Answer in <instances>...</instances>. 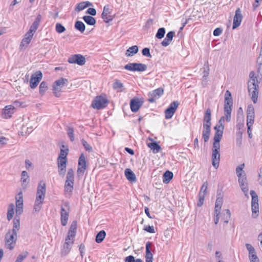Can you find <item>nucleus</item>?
<instances>
[{"mask_svg": "<svg viewBox=\"0 0 262 262\" xmlns=\"http://www.w3.org/2000/svg\"><path fill=\"white\" fill-rule=\"evenodd\" d=\"M222 204H223L222 198H217L216 200V202H215V208H214V213H220Z\"/></svg>", "mask_w": 262, "mask_h": 262, "instance_id": "obj_35", "label": "nucleus"}, {"mask_svg": "<svg viewBox=\"0 0 262 262\" xmlns=\"http://www.w3.org/2000/svg\"><path fill=\"white\" fill-rule=\"evenodd\" d=\"M220 147H212V166L217 169L219 166L220 161Z\"/></svg>", "mask_w": 262, "mask_h": 262, "instance_id": "obj_12", "label": "nucleus"}, {"mask_svg": "<svg viewBox=\"0 0 262 262\" xmlns=\"http://www.w3.org/2000/svg\"><path fill=\"white\" fill-rule=\"evenodd\" d=\"M138 52L137 46H133L129 47L126 51L125 55L126 56H132Z\"/></svg>", "mask_w": 262, "mask_h": 262, "instance_id": "obj_31", "label": "nucleus"}, {"mask_svg": "<svg viewBox=\"0 0 262 262\" xmlns=\"http://www.w3.org/2000/svg\"><path fill=\"white\" fill-rule=\"evenodd\" d=\"M125 262H143V260L140 258L135 259L133 255H129L125 257Z\"/></svg>", "mask_w": 262, "mask_h": 262, "instance_id": "obj_47", "label": "nucleus"}, {"mask_svg": "<svg viewBox=\"0 0 262 262\" xmlns=\"http://www.w3.org/2000/svg\"><path fill=\"white\" fill-rule=\"evenodd\" d=\"M144 229L149 232V233H154L155 232V230H154V226H146L144 227Z\"/></svg>", "mask_w": 262, "mask_h": 262, "instance_id": "obj_63", "label": "nucleus"}, {"mask_svg": "<svg viewBox=\"0 0 262 262\" xmlns=\"http://www.w3.org/2000/svg\"><path fill=\"white\" fill-rule=\"evenodd\" d=\"M226 212V217L225 218L224 223L227 224L229 222V220L231 216V213L229 209L225 210Z\"/></svg>", "mask_w": 262, "mask_h": 262, "instance_id": "obj_61", "label": "nucleus"}, {"mask_svg": "<svg viewBox=\"0 0 262 262\" xmlns=\"http://www.w3.org/2000/svg\"><path fill=\"white\" fill-rule=\"evenodd\" d=\"M250 193L252 197V216L253 218L256 219L258 216L259 213L258 198L256 193L254 190H251Z\"/></svg>", "mask_w": 262, "mask_h": 262, "instance_id": "obj_6", "label": "nucleus"}, {"mask_svg": "<svg viewBox=\"0 0 262 262\" xmlns=\"http://www.w3.org/2000/svg\"><path fill=\"white\" fill-rule=\"evenodd\" d=\"M211 111L210 108H207L204 114L203 118V125H207L211 126Z\"/></svg>", "mask_w": 262, "mask_h": 262, "instance_id": "obj_26", "label": "nucleus"}, {"mask_svg": "<svg viewBox=\"0 0 262 262\" xmlns=\"http://www.w3.org/2000/svg\"><path fill=\"white\" fill-rule=\"evenodd\" d=\"M70 212V204L65 202L63 205L61 206L60 219L61 225L65 226L68 223Z\"/></svg>", "mask_w": 262, "mask_h": 262, "instance_id": "obj_8", "label": "nucleus"}, {"mask_svg": "<svg viewBox=\"0 0 262 262\" xmlns=\"http://www.w3.org/2000/svg\"><path fill=\"white\" fill-rule=\"evenodd\" d=\"M75 241V238L67 236L65 239V242L63 244V249L61 251V255L66 256L69 253L72 248V245Z\"/></svg>", "mask_w": 262, "mask_h": 262, "instance_id": "obj_11", "label": "nucleus"}, {"mask_svg": "<svg viewBox=\"0 0 262 262\" xmlns=\"http://www.w3.org/2000/svg\"><path fill=\"white\" fill-rule=\"evenodd\" d=\"M116 90L117 92H123L125 91V88L123 83L118 80L116 79Z\"/></svg>", "mask_w": 262, "mask_h": 262, "instance_id": "obj_40", "label": "nucleus"}, {"mask_svg": "<svg viewBox=\"0 0 262 262\" xmlns=\"http://www.w3.org/2000/svg\"><path fill=\"white\" fill-rule=\"evenodd\" d=\"M164 90L162 88H158L152 91L149 94L151 96L159 97L163 94Z\"/></svg>", "mask_w": 262, "mask_h": 262, "instance_id": "obj_41", "label": "nucleus"}, {"mask_svg": "<svg viewBox=\"0 0 262 262\" xmlns=\"http://www.w3.org/2000/svg\"><path fill=\"white\" fill-rule=\"evenodd\" d=\"M254 117L247 116V125L252 126L254 123Z\"/></svg>", "mask_w": 262, "mask_h": 262, "instance_id": "obj_60", "label": "nucleus"}, {"mask_svg": "<svg viewBox=\"0 0 262 262\" xmlns=\"http://www.w3.org/2000/svg\"><path fill=\"white\" fill-rule=\"evenodd\" d=\"M21 186L25 189L29 183L30 179L28 172L26 171H23L21 174Z\"/></svg>", "mask_w": 262, "mask_h": 262, "instance_id": "obj_23", "label": "nucleus"}, {"mask_svg": "<svg viewBox=\"0 0 262 262\" xmlns=\"http://www.w3.org/2000/svg\"><path fill=\"white\" fill-rule=\"evenodd\" d=\"M245 246H246V247L247 249L249 251V254H252L253 253H255V249L254 248V247L251 244H246Z\"/></svg>", "mask_w": 262, "mask_h": 262, "instance_id": "obj_59", "label": "nucleus"}, {"mask_svg": "<svg viewBox=\"0 0 262 262\" xmlns=\"http://www.w3.org/2000/svg\"><path fill=\"white\" fill-rule=\"evenodd\" d=\"M250 262H259V259L256 255V252L249 254Z\"/></svg>", "mask_w": 262, "mask_h": 262, "instance_id": "obj_51", "label": "nucleus"}, {"mask_svg": "<svg viewBox=\"0 0 262 262\" xmlns=\"http://www.w3.org/2000/svg\"><path fill=\"white\" fill-rule=\"evenodd\" d=\"M233 104V100L231 96V94L230 92L227 90L226 91L225 94V104L224 107L226 108L227 107L228 108L230 107L232 108Z\"/></svg>", "mask_w": 262, "mask_h": 262, "instance_id": "obj_24", "label": "nucleus"}, {"mask_svg": "<svg viewBox=\"0 0 262 262\" xmlns=\"http://www.w3.org/2000/svg\"><path fill=\"white\" fill-rule=\"evenodd\" d=\"M151 245L152 243L150 242H147L146 244V262H152L153 255L150 251Z\"/></svg>", "mask_w": 262, "mask_h": 262, "instance_id": "obj_22", "label": "nucleus"}, {"mask_svg": "<svg viewBox=\"0 0 262 262\" xmlns=\"http://www.w3.org/2000/svg\"><path fill=\"white\" fill-rule=\"evenodd\" d=\"M125 175L126 179L131 182H135L137 181L135 174L129 168L125 169Z\"/></svg>", "mask_w": 262, "mask_h": 262, "instance_id": "obj_29", "label": "nucleus"}, {"mask_svg": "<svg viewBox=\"0 0 262 262\" xmlns=\"http://www.w3.org/2000/svg\"><path fill=\"white\" fill-rule=\"evenodd\" d=\"M211 132V126L207 125H203V129L202 132V137L205 142H207L209 140Z\"/></svg>", "mask_w": 262, "mask_h": 262, "instance_id": "obj_27", "label": "nucleus"}, {"mask_svg": "<svg viewBox=\"0 0 262 262\" xmlns=\"http://www.w3.org/2000/svg\"><path fill=\"white\" fill-rule=\"evenodd\" d=\"M23 211V206H16V216L15 217H17V219L19 217L18 215H20Z\"/></svg>", "mask_w": 262, "mask_h": 262, "instance_id": "obj_56", "label": "nucleus"}, {"mask_svg": "<svg viewBox=\"0 0 262 262\" xmlns=\"http://www.w3.org/2000/svg\"><path fill=\"white\" fill-rule=\"evenodd\" d=\"M68 150L69 149L68 147H66L64 145H62L58 159L67 160V156L68 154Z\"/></svg>", "mask_w": 262, "mask_h": 262, "instance_id": "obj_30", "label": "nucleus"}, {"mask_svg": "<svg viewBox=\"0 0 262 262\" xmlns=\"http://www.w3.org/2000/svg\"><path fill=\"white\" fill-rule=\"evenodd\" d=\"M179 102L178 101H174L170 103L169 106L165 111V117L168 119L172 118L176 112L179 105Z\"/></svg>", "mask_w": 262, "mask_h": 262, "instance_id": "obj_14", "label": "nucleus"}, {"mask_svg": "<svg viewBox=\"0 0 262 262\" xmlns=\"http://www.w3.org/2000/svg\"><path fill=\"white\" fill-rule=\"evenodd\" d=\"M254 75L253 72L250 73V77L251 79L248 82V91L249 94L251 95V99L254 103H256L257 101V97L258 94V85L255 82V78H253Z\"/></svg>", "mask_w": 262, "mask_h": 262, "instance_id": "obj_4", "label": "nucleus"}, {"mask_svg": "<svg viewBox=\"0 0 262 262\" xmlns=\"http://www.w3.org/2000/svg\"><path fill=\"white\" fill-rule=\"evenodd\" d=\"M243 19L242 11L239 8L235 11V14L233 18V23L232 29H234L239 27L241 24Z\"/></svg>", "mask_w": 262, "mask_h": 262, "instance_id": "obj_19", "label": "nucleus"}, {"mask_svg": "<svg viewBox=\"0 0 262 262\" xmlns=\"http://www.w3.org/2000/svg\"><path fill=\"white\" fill-rule=\"evenodd\" d=\"M16 206H23V192H19L16 196Z\"/></svg>", "mask_w": 262, "mask_h": 262, "instance_id": "obj_42", "label": "nucleus"}, {"mask_svg": "<svg viewBox=\"0 0 262 262\" xmlns=\"http://www.w3.org/2000/svg\"><path fill=\"white\" fill-rule=\"evenodd\" d=\"M238 183L240 186H245L247 184V179L245 172H243V176L242 178L238 179Z\"/></svg>", "mask_w": 262, "mask_h": 262, "instance_id": "obj_53", "label": "nucleus"}, {"mask_svg": "<svg viewBox=\"0 0 262 262\" xmlns=\"http://www.w3.org/2000/svg\"><path fill=\"white\" fill-rule=\"evenodd\" d=\"M70 63H77L79 66H83L86 61L85 57L81 54H75L70 56L68 60Z\"/></svg>", "mask_w": 262, "mask_h": 262, "instance_id": "obj_15", "label": "nucleus"}, {"mask_svg": "<svg viewBox=\"0 0 262 262\" xmlns=\"http://www.w3.org/2000/svg\"><path fill=\"white\" fill-rule=\"evenodd\" d=\"M224 114L226 118V120L227 122H230L231 120V114L232 111V108L229 107L228 108L226 107V108H224Z\"/></svg>", "mask_w": 262, "mask_h": 262, "instance_id": "obj_44", "label": "nucleus"}, {"mask_svg": "<svg viewBox=\"0 0 262 262\" xmlns=\"http://www.w3.org/2000/svg\"><path fill=\"white\" fill-rule=\"evenodd\" d=\"M28 255V252L27 251H25L24 252L18 255L15 262H22L24 259L27 257Z\"/></svg>", "mask_w": 262, "mask_h": 262, "instance_id": "obj_46", "label": "nucleus"}, {"mask_svg": "<svg viewBox=\"0 0 262 262\" xmlns=\"http://www.w3.org/2000/svg\"><path fill=\"white\" fill-rule=\"evenodd\" d=\"M41 19L40 14L37 15L35 20L32 23L29 31L26 33L24 38L21 42V46H27L31 41L34 33L38 28Z\"/></svg>", "mask_w": 262, "mask_h": 262, "instance_id": "obj_3", "label": "nucleus"}, {"mask_svg": "<svg viewBox=\"0 0 262 262\" xmlns=\"http://www.w3.org/2000/svg\"><path fill=\"white\" fill-rule=\"evenodd\" d=\"M82 19L88 25L93 26L96 24L95 18L91 16H84Z\"/></svg>", "mask_w": 262, "mask_h": 262, "instance_id": "obj_36", "label": "nucleus"}, {"mask_svg": "<svg viewBox=\"0 0 262 262\" xmlns=\"http://www.w3.org/2000/svg\"><path fill=\"white\" fill-rule=\"evenodd\" d=\"M216 130L214 136V142L212 147H220V142L222 139L223 130L217 128V126L214 127Z\"/></svg>", "mask_w": 262, "mask_h": 262, "instance_id": "obj_17", "label": "nucleus"}, {"mask_svg": "<svg viewBox=\"0 0 262 262\" xmlns=\"http://www.w3.org/2000/svg\"><path fill=\"white\" fill-rule=\"evenodd\" d=\"M56 31L58 33H62L66 31L65 27L60 23H57L55 26Z\"/></svg>", "mask_w": 262, "mask_h": 262, "instance_id": "obj_48", "label": "nucleus"}, {"mask_svg": "<svg viewBox=\"0 0 262 262\" xmlns=\"http://www.w3.org/2000/svg\"><path fill=\"white\" fill-rule=\"evenodd\" d=\"M165 34V29L164 28H160L158 29L156 37L158 39L162 38Z\"/></svg>", "mask_w": 262, "mask_h": 262, "instance_id": "obj_45", "label": "nucleus"}, {"mask_svg": "<svg viewBox=\"0 0 262 262\" xmlns=\"http://www.w3.org/2000/svg\"><path fill=\"white\" fill-rule=\"evenodd\" d=\"M225 118L224 116H223L221 118V119H220V120L219 121V125H217V128H219V129L221 128L222 130L224 129V123L225 122Z\"/></svg>", "mask_w": 262, "mask_h": 262, "instance_id": "obj_58", "label": "nucleus"}, {"mask_svg": "<svg viewBox=\"0 0 262 262\" xmlns=\"http://www.w3.org/2000/svg\"><path fill=\"white\" fill-rule=\"evenodd\" d=\"M173 173L169 170H167L163 174V182L168 183L173 178Z\"/></svg>", "mask_w": 262, "mask_h": 262, "instance_id": "obj_34", "label": "nucleus"}, {"mask_svg": "<svg viewBox=\"0 0 262 262\" xmlns=\"http://www.w3.org/2000/svg\"><path fill=\"white\" fill-rule=\"evenodd\" d=\"M42 77V73L40 71H37L35 74H33L30 80V86L31 89H35L37 87L38 83Z\"/></svg>", "mask_w": 262, "mask_h": 262, "instance_id": "obj_16", "label": "nucleus"}, {"mask_svg": "<svg viewBox=\"0 0 262 262\" xmlns=\"http://www.w3.org/2000/svg\"><path fill=\"white\" fill-rule=\"evenodd\" d=\"M75 28L80 32L83 33L85 29V26L84 23L81 21L77 20L75 22Z\"/></svg>", "mask_w": 262, "mask_h": 262, "instance_id": "obj_37", "label": "nucleus"}, {"mask_svg": "<svg viewBox=\"0 0 262 262\" xmlns=\"http://www.w3.org/2000/svg\"><path fill=\"white\" fill-rule=\"evenodd\" d=\"M106 236V233L104 230H101L96 235L95 241L97 243H101Z\"/></svg>", "mask_w": 262, "mask_h": 262, "instance_id": "obj_32", "label": "nucleus"}, {"mask_svg": "<svg viewBox=\"0 0 262 262\" xmlns=\"http://www.w3.org/2000/svg\"><path fill=\"white\" fill-rule=\"evenodd\" d=\"M74 180V170L72 168H70L68 169L67 174L66 181L64 185V191L66 194H69V195H70L71 193L73 191Z\"/></svg>", "mask_w": 262, "mask_h": 262, "instance_id": "obj_5", "label": "nucleus"}, {"mask_svg": "<svg viewBox=\"0 0 262 262\" xmlns=\"http://www.w3.org/2000/svg\"><path fill=\"white\" fill-rule=\"evenodd\" d=\"M67 160L57 159V165L59 174L62 177L65 175L66 172Z\"/></svg>", "mask_w": 262, "mask_h": 262, "instance_id": "obj_20", "label": "nucleus"}, {"mask_svg": "<svg viewBox=\"0 0 262 262\" xmlns=\"http://www.w3.org/2000/svg\"><path fill=\"white\" fill-rule=\"evenodd\" d=\"M82 144L84 146L85 149L88 151H92V147L91 146L84 140H82Z\"/></svg>", "mask_w": 262, "mask_h": 262, "instance_id": "obj_54", "label": "nucleus"}, {"mask_svg": "<svg viewBox=\"0 0 262 262\" xmlns=\"http://www.w3.org/2000/svg\"><path fill=\"white\" fill-rule=\"evenodd\" d=\"M61 90V88L53 85V92L55 97H59L60 96Z\"/></svg>", "mask_w": 262, "mask_h": 262, "instance_id": "obj_50", "label": "nucleus"}, {"mask_svg": "<svg viewBox=\"0 0 262 262\" xmlns=\"http://www.w3.org/2000/svg\"><path fill=\"white\" fill-rule=\"evenodd\" d=\"M247 116L255 117L254 109L252 105H249L248 106L247 110Z\"/></svg>", "mask_w": 262, "mask_h": 262, "instance_id": "obj_49", "label": "nucleus"}, {"mask_svg": "<svg viewBox=\"0 0 262 262\" xmlns=\"http://www.w3.org/2000/svg\"><path fill=\"white\" fill-rule=\"evenodd\" d=\"M48 89V84L47 82L42 81L39 85V94L41 95H43L46 91Z\"/></svg>", "mask_w": 262, "mask_h": 262, "instance_id": "obj_39", "label": "nucleus"}, {"mask_svg": "<svg viewBox=\"0 0 262 262\" xmlns=\"http://www.w3.org/2000/svg\"><path fill=\"white\" fill-rule=\"evenodd\" d=\"M16 108L14 105H9L5 107L3 110L4 117L6 119L10 118L15 112Z\"/></svg>", "mask_w": 262, "mask_h": 262, "instance_id": "obj_21", "label": "nucleus"}, {"mask_svg": "<svg viewBox=\"0 0 262 262\" xmlns=\"http://www.w3.org/2000/svg\"><path fill=\"white\" fill-rule=\"evenodd\" d=\"M113 9V5H107L104 7L101 17L105 23H108L113 20L114 15H112Z\"/></svg>", "mask_w": 262, "mask_h": 262, "instance_id": "obj_9", "label": "nucleus"}, {"mask_svg": "<svg viewBox=\"0 0 262 262\" xmlns=\"http://www.w3.org/2000/svg\"><path fill=\"white\" fill-rule=\"evenodd\" d=\"M67 133L71 141L74 140V129L72 127H68L67 129Z\"/></svg>", "mask_w": 262, "mask_h": 262, "instance_id": "obj_52", "label": "nucleus"}, {"mask_svg": "<svg viewBox=\"0 0 262 262\" xmlns=\"http://www.w3.org/2000/svg\"><path fill=\"white\" fill-rule=\"evenodd\" d=\"M86 13L87 14H90L92 16H95L96 15V11L94 8H89Z\"/></svg>", "mask_w": 262, "mask_h": 262, "instance_id": "obj_64", "label": "nucleus"}, {"mask_svg": "<svg viewBox=\"0 0 262 262\" xmlns=\"http://www.w3.org/2000/svg\"><path fill=\"white\" fill-rule=\"evenodd\" d=\"M86 168L85 158L83 154H81L79 158L77 175L78 177L83 176Z\"/></svg>", "mask_w": 262, "mask_h": 262, "instance_id": "obj_13", "label": "nucleus"}, {"mask_svg": "<svg viewBox=\"0 0 262 262\" xmlns=\"http://www.w3.org/2000/svg\"><path fill=\"white\" fill-rule=\"evenodd\" d=\"M147 68L146 64L141 63H129L124 66L125 70L133 72H143Z\"/></svg>", "mask_w": 262, "mask_h": 262, "instance_id": "obj_10", "label": "nucleus"}, {"mask_svg": "<svg viewBox=\"0 0 262 262\" xmlns=\"http://www.w3.org/2000/svg\"><path fill=\"white\" fill-rule=\"evenodd\" d=\"M175 34L174 31H169L166 34V37L162 41L161 45L164 47L168 46L172 40L173 37Z\"/></svg>", "mask_w": 262, "mask_h": 262, "instance_id": "obj_25", "label": "nucleus"}, {"mask_svg": "<svg viewBox=\"0 0 262 262\" xmlns=\"http://www.w3.org/2000/svg\"><path fill=\"white\" fill-rule=\"evenodd\" d=\"M46 192V183L40 181L37 187L36 198L34 206V210L35 212H38L40 210L45 198Z\"/></svg>", "mask_w": 262, "mask_h": 262, "instance_id": "obj_2", "label": "nucleus"}, {"mask_svg": "<svg viewBox=\"0 0 262 262\" xmlns=\"http://www.w3.org/2000/svg\"><path fill=\"white\" fill-rule=\"evenodd\" d=\"M143 101L138 98H134L130 101V107L133 112H137L142 105Z\"/></svg>", "mask_w": 262, "mask_h": 262, "instance_id": "obj_18", "label": "nucleus"}, {"mask_svg": "<svg viewBox=\"0 0 262 262\" xmlns=\"http://www.w3.org/2000/svg\"><path fill=\"white\" fill-rule=\"evenodd\" d=\"M68 79L64 78H60L58 80H56L53 85L57 86L60 88H62L64 84L68 82Z\"/></svg>", "mask_w": 262, "mask_h": 262, "instance_id": "obj_38", "label": "nucleus"}, {"mask_svg": "<svg viewBox=\"0 0 262 262\" xmlns=\"http://www.w3.org/2000/svg\"><path fill=\"white\" fill-rule=\"evenodd\" d=\"M85 2H81V3H79L76 8H75V10L76 11H80L82 10H83L85 8Z\"/></svg>", "mask_w": 262, "mask_h": 262, "instance_id": "obj_57", "label": "nucleus"}, {"mask_svg": "<svg viewBox=\"0 0 262 262\" xmlns=\"http://www.w3.org/2000/svg\"><path fill=\"white\" fill-rule=\"evenodd\" d=\"M77 231V222L74 221L72 222L69 230L68 231L67 236L75 238Z\"/></svg>", "mask_w": 262, "mask_h": 262, "instance_id": "obj_28", "label": "nucleus"}, {"mask_svg": "<svg viewBox=\"0 0 262 262\" xmlns=\"http://www.w3.org/2000/svg\"><path fill=\"white\" fill-rule=\"evenodd\" d=\"M223 29L221 28H217L214 31L213 34L214 36H217L221 34Z\"/></svg>", "mask_w": 262, "mask_h": 262, "instance_id": "obj_62", "label": "nucleus"}, {"mask_svg": "<svg viewBox=\"0 0 262 262\" xmlns=\"http://www.w3.org/2000/svg\"><path fill=\"white\" fill-rule=\"evenodd\" d=\"M108 103V101L105 97L102 96H98L93 100L91 106L93 108L101 110L105 107Z\"/></svg>", "mask_w": 262, "mask_h": 262, "instance_id": "obj_7", "label": "nucleus"}, {"mask_svg": "<svg viewBox=\"0 0 262 262\" xmlns=\"http://www.w3.org/2000/svg\"><path fill=\"white\" fill-rule=\"evenodd\" d=\"M148 146L152 150L155 154L159 152L161 149L160 146L156 142L149 143Z\"/></svg>", "mask_w": 262, "mask_h": 262, "instance_id": "obj_33", "label": "nucleus"}, {"mask_svg": "<svg viewBox=\"0 0 262 262\" xmlns=\"http://www.w3.org/2000/svg\"><path fill=\"white\" fill-rule=\"evenodd\" d=\"M12 230H9L5 235V246L9 250L14 249L17 240V232L20 229V219L14 217Z\"/></svg>", "mask_w": 262, "mask_h": 262, "instance_id": "obj_1", "label": "nucleus"}, {"mask_svg": "<svg viewBox=\"0 0 262 262\" xmlns=\"http://www.w3.org/2000/svg\"><path fill=\"white\" fill-rule=\"evenodd\" d=\"M142 53L143 56H146L147 57L151 58L152 57L150 53V50L148 48H144L142 51Z\"/></svg>", "mask_w": 262, "mask_h": 262, "instance_id": "obj_55", "label": "nucleus"}, {"mask_svg": "<svg viewBox=\"0 0 262 262\" xmlns=\"http://www.w3.org/2000/svg\"><path fill=\"white\" fill-rule=\"evenodd\" d=\"M14 205L13 204H11L9 206V208L7 212V219L9 221H10L13 216L14 214Z\"/></svg>", "mask_w": 262, "mask_h": 262, "instance_id": "obj_43", "label": "nucleus"}]
</instances>
